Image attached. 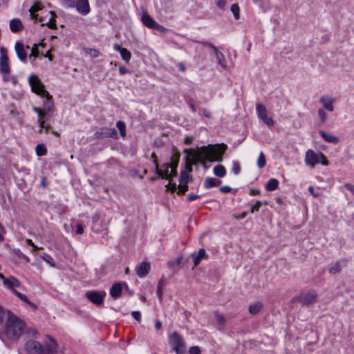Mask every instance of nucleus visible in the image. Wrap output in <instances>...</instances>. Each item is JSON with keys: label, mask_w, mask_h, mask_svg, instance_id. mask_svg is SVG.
<instances>
[{"label": "nucleus", "mask_w": 354, "mask_h": 354, "mask_svg": "<svg viewBox=\"0 0 354 354\" xmlns=\"http://www.w3.org/2000/svg\"><path fill=\"white\" fill-rule=\"evenodd\" d=\"M227 149V145L225 144L216 145H208L202 147L199 151L196 152L200 156L202 161H198L205 167V162H221L223 160V155Z\"/></svg>", "instance_id": "nucleus-1"}, {"label": "nucleus", "mask_w": 354, "mask_h": 354, "mask_svg": "<svg viewBox=\"0 0 354 354\" xmlns=\"http://www.w3.org/2000/svg\"><path fill=\"white\" fill-rule=\"evenodd\" d=\"M25 328V324L17 316L9 314L5 325L4 335L10 340H18Z\"/></svg>", "instance_id": "nucleus-2"}, {"label": "nucleus", "mask_w": 354, "mask_h": 354, "mask_svg": "<svg viewBox=\"0 0 354 354\" xmlns=\"http://www.w3.org/2000/svg\"><path fill=\"white\" fill-rule=\"evenodd\" d=\"M183 152L187 154L185 157V170L181 172L180 182L183 184H187L189 180V173L192 171V166L202 161L200 156L194 149H185Z\"/></svg>", "instance_id": "nucleus-3"}, {"label": "nucleus", "mask_w": 354, "mask_h": 354, "mask_svg": "<svg viewBox=\"0 0 354 354\" xmlns=\"http://www.w3.org/2000/svg\"><path fill=\"white\" fill-rule=\"evenodd\" d=\"M180 160V154H174L171 158V163H167L163 165V169H160L158 167V165L156 164V174L163 179H169V181L176 176L177 171L176 168Z\"/></svg>", "instance_id": "nucleus-4"}, {"label": "nucleus", "mask_w": 354, "mask_h": 354, "mask_svg": "<svg viewBox=\"0 0 354 354\" xmlns=\"http://www.w3.org/2000/svg\"><path fill=\"white\" fill-rule=\"evenodd\" d=\"M305 163L307 166L313 168L317 164L328 165V161L322 153H316L313 149H308L305 153Z\"/></svg>", "instance_id": "nucleus-5"}, {"label": "nucleus", "mask_w": 354, "mask_h": 354, "mask_svg": "<svg viewBox=\"0 0 354 354\" xmlns=\"http://www.w3.org/2000/svg\"><path fill=\"white\" fill-rule=\"evenodd\" d=\"M169 343L176 354H184L186 351L185 342L177 332H173L169 336Z\"/></svg>", "instance_id": "nucleus-6"}, {"label": "nucleus", "mask_w": 354, "mask_h": 354, "mask_svg": "<svg viewBox=\"0 0 354 354\" xmlns=\"http://www.w3.org/2000/svg\"><path fill=\"white\" fill-rule=\"evenodd\" d=\"M28 82L32 92L41 97H48L49 93L44 89V85L37 75H31L28 77Z\"/></svg>", "instance_id": "nucleus-7"}, {"label": "nucleus", "mask_w": 354, "mask_h": 354, "mask_svg": "<svg viewBox=\"0 0 354 354\" xmlns=\"http://www.w3.org/2000/svg\"><path fill=\"white\" fill-rule=\"evenodd\" d=\"M106 295L104 290H88L85 293L86 298L96 306H101L104 303Z\"/></svg>", "instance_id": "nucleus-8"}, {"label": "nucleus", "mask_w": 354, "mask_h": 354, "mask_svg": "<svg viewBox=\"0 0 354 354\" xmlns=\"http://www.w3.org/2000/svg\"><path fill=\"white\" fill-rule=\"evenodd\" d=\"M25 349L28 354H44L46 348L40 342L29 339L25 344Z\"/></svg>", "instance_id": "nucleus-9"}, {"label": "nucleus", "mask_w": 354, "mask_h": 354, "mask_svg": "<svg viewBox=\"0 0 354 354\" xmlns=\"http://www.w3.org/2000/svg\"><path fill=\"white\" fill-rule=\"evenodd\" d=\"M10 72L8 50L3 46L0 47V73H8Z\"/></svg>", "instance_id": "nucleus-10"}, {"label": "nucleus", "mask_w": 354, "mask_h": 354, "mask_svg": "<svg viewBox=\"0 0 354 354\" xmlns=\"http://www.w3.org/2000/svg\"><path fill=\"white\" fill-rule=\"evenodd\" d=\"M26 49H30L29 46H26L21 42L17 41L15 45V50L19 59L25 63L27 60V52Z\"/></svg>", "instance_id": "nucleus-11"}, {"label": "nucleus", "mask_w": 354, "mask_h": 354, "mask_svg": "<svg viewBox=\"0 0 354 354\" xmlns=\"http://www.w3.org/2000/svg\"><path fill=\"white\" fill-rule=\"evenodd\" d=\"M317 295L315 291L302 294L300 296L301 302L304 305H309L317 302Z\"/></svg>", "instance_id": "nucleus-12"}, {"label": "nucleus", "mask_w": 354, "mask_h": 354, "mask_svg": "<svg viewBox=\"0 0 354 354\" xmlns=\"http://www.w3.org/2000/svg\"><path fill=\"white\" fill-rule=\"evenodd\" d=\"M75 8L79 13L83 15H87L91 11L88 0H79Z\"/></svg>", "instance_id": "nucleus-13"}, {"label": "nucleus", "mask_w": 354, "mask_h": 354, "mask_svg": "<svg viewBox=\"0 0 354 354\" xmlns=\"http://www.w3.org/2000/svg\"><path fill=\"white\" fill-rule=\"evenodd\" d=\"M150 268L151 266L149 263L142 262L136 268V274L139 277L143 278L149 273Z\"/></svg>", "instance_id": "nucleus-14"}, {"label": "nucleus", "mask_w": 354, "mask_h": 354, "mask_svg": "<svg viewBox=\"0 0 354 354\" xmlns=\"http://www.w3.org/2000/svg\"><path fill=\"white\" fill-rule=\"evenodd\" d=\"M205 44L209 46V47H211L213 49V50L215 53L216 59L218 60V64H220L221 66V67L225 68L226 67V61H225L224 55L221 52L218 51L217 48L215 46H214L212 44L207 42V43H205Z\"/></svg>", "instance_id": "nucleus-15"}, {"label": "nucleus", "mask_w": 354, "mask_h": 354, "mask_svg": "<svg viewBox=\"0 0 354 354\" xmlns=\"http://www.w3.org/2000/svg\"><path fill=\"white\" fill-rule=\"evenodd\" d=\"M127 286L126 283H114L110 289V295L115 299L120 297L122 290V286Z\"/></svg>", "instance_id": "nucleus-16"}, {"label": "nucleus", "mask_w": 354, "mask_h": 354, "mask_svg": "<svg viewBox=\"0 0 354 354\" xmlns=\"http://www.w3.org/2000/svg\"><path fill=\"white\" fill-rule=\"evenodd\" d=\"M113 48L115 50L120 53L122 59L126 62H128L131 59V54L127 48L121 47L118 44H115Z\"/></svg>", "instance_id": "nucleus-17"}, {"label": "nucleus", "mask_w": 354, "mask_h": 354, "mask_svg": "<svg viewBox=\"0 0 354 354\" xmlns=\"http://www.w3.org/2000/svg\"><path fill=\"white\" fill-rule=\"evenodd\" d=\"M3 284L6 288L10 289L13 293L14 290H16L15 288H18L21 286L19 281L14 277H10L6 279H4V283Z\"/></svg>", "instance_id": "nucleus-18"}, {"label": "nucleus", "mask_w": 354, "mask_h": 354, "mask_svg": "<svg viewBox=\"0 0 354 354\" xmlns=\"http://www.w3.org/2000/svg\"><path fill=\"white\" fill-rule=\"evenodd\" d=\"M141 21L149 28H152L156 22L145 10L142 12Z\"/></svg>", "instance_id": "nucleus-19"}, {"label": "nucleus", "mask_w": 354, "mask_h": 354, "mask_svg": "<svg viewBox=\"0 0 354 354\" xmlns=\"http://www.w3.org/2000/svg\"><path fill=\"white\" fill-rule=\"evenodd\" d=\"M334 102L335 99L331 97H325L322 96L319 99V102L322 104L323 107L329 111H334Z\"/></svg>", "instance_id": "nucleus-20"}, {"label": "nucleus", "mask_w": 354, "mask_h": 354, "mask_svg": "<svg viewBox=\"0 0 354 354\" xmlns=\"http://www.w3.org/2000/svg\"><path fill=\"white\" fill-rule=\"evenodd\" d=\"M319 134L322 137V138L327 142L332 144H337L339 142V138L330 133L326 132L324 130H320L319 131Z\"/></svg>", "instance_id": "nucleus-21"}, {"label": "nucleus", "mask_w": 354, "mask_h": 354, "mask_svg": "<svg viewBox=\"0 0 354 354\" xmlns=\"http://www.w3.org/2000/svg\"><path fill=\"white\" fill-rule=\"evenodd\" d=\"M43 8L42 4L39 1H35L33 5L30 8L29 12L31 19L37 20V15L35 14L38 10H41Z\"/></svg>", "instance_id": "nucleus-22"}, {"label": "nucleus", "mask_w": 354, "mask_h": 354, "mask_svg": "<svg viewBox=\"0 0 354 354\" xmlns=\"http://www.w3.org/2000/svg\"><path fill=\"white\" fill-rule=\"evenodd\" d=\"M10 28L12 32H17L22 30L24 26L20 19H13L10 21Z\"/></svg>", "instance_id": "nucleus-23"}, {"label": "nucleus", "mask_w": 354, "mask_h": 354, "mask_svg": "<svg viewBox=\"0 0 354 354\" xmlns=\"http://www.w3.org/2000/svg\"><path fill=\"white\" fill-rule=\"evenodd\" d=\"M49 339L50 342L44 346L46 348V353L53 354L57 352L58 344L52 337H49Z\"/></svg>", "instance_id": "nucleus-24"}, {"label": "nucleus", "mask_w": 354, "mask_h": 354, "mask_svg": "<svg viewBox=\"0 0 354 354\" xmlns=\"http://www.w3.org/2000/svg\"><path fill=\"white\" fill-rule=\"evenodd\" d=\"M14 294L18 297L19 299H20L21 301H24L27 305H28L33 310H36L37 308V306L31 302L27 297V296L23 293L19 292L17 290H14Z\"/></svg>", "instance_id": "nucleus-25"}, {"label": "nucleus", "mask_w": 354, "mask_h": 354, "mask_svg": "<svg viewBox=\"0 0 354 354\" xmlns=\"http://www.w3.org/2000/svg\"><path fill=\"white\" fill-rule=\"evenodd\" d=\"M192 257L194 260V266H196L200 263L202 259L207 257V254L205 250L201 248L199 250L197 254H193Z\"/></svg>", "instance_id": "nucleus-26"}, {"label": "nucleus", "mask_w": 354, "mask_h": 354, "mask_svg": "<svg viewBox=\"0 0 354 354\" xmlns=\"http://www.w3.org/2000/svg\"><path fill=\"white\" fill-rule=\"evenodd\" d=\"M221 181L217 178H206L204 181V187L206 189H210L213 187L218 186L221 184Z\"/></svg>", "instance_id": "nucleus-27"}, {"label": "nucleus", "mask_w": 354, "mask_h": 354, "mask_svg": "<svg viewBox=\"0 0 354 354\" xmlns=\"http://www.w3.org/2000/svg\"><path fill=\"white\" fill-rule=\"evenodd\" d=\"M279 181L276 178L270 179L266 185V189L269 192L274 191L278 188Z\"/></svg>", "instance_id": "nucleus-28"}, {"label": "nucleus", "mask_w": 354, "mask_h": 354, "mask_svg": "<svg viewBox=\"0 0 354 354\" xmlns=\"http://www.w3.org/2000/svg\"><path fill=\"white\" fill-rule=\"evenodd\" d=\"M214 174L220 178H223L226 174V169L223 165H218L214 167Z\"/></svg>", "instance_id": "nucleus-29"}, {"label": "nucleus", "mask_w": 354, "mask_h": 354, "mask_svg": "<svg viewBox=\"0 0 354 354\" xmlns=\"http://www.w3.org/2000/svg\"><path fill=\"white\" fill-rule=\"evenodd\" d=\"M263 304L261 302H255L249 306L248 311L250 314L255 315L261 310Z\"/></svg>", "instance_id": "nucleus-30"}, {"label": "nucleus", "mask_w": 354, "mask_h": 354, "mask_svg": "<svg viewBox=\"0 0 354 354\" xmlns=\"http://www.w3.org/2000/svg\"><path fill=\"white\" fill-rule=\"evenodd\" d=\"M344 266V263L343 261H339L332 265L329 269V273L332 274H335L339 272L341 269Z\"/></svg>", "instance_id": "nucleus-31"}, {"label": "nucleus", "mask_w": 354, "mask_h": 354, "mask_svg": "<svg viewBox=\"0 0 354 354\" xmlns=\"http://www.w3.org/2000/svg\"><path fill=\"white\" fill-rule=\"evenodd\" d=\"M1 75L3 80L5 82H11L14 85H15L17 83V79L15 77L12 76L10 75V72H8V73H1Z\"/></svg>", "instance_id": "nucleus-32"}, {"label": "nucleus", "mask_w": 354, "mask_h": 354, "mask_svg": "<svg viewBox=\"0 0 354 354\" xmlns=\"http://www.w3.org/2000/svg\"><path fill=\"white\" fill-rule=\"evenodd\" d=\"M256 110H257V115L259 119L261 118H262L263 115H266L267 114L266 108L263 104H257Z\"/></svg>", "instance_id": "nucleus-33"}, {"label": "nucleus", "mask_w": 354, "mask_h": 354, "mask_svg": "<svg viewBox=\"0 0 354 354\" xmlns=\"http://www.w3.org/2000/svg\"><path fill=\"white\" fill-rule=\"evenodd\" d=\"M46 100L44 102V107L48 111H52L53 109V103L51 100L52 96L49 94L48 97H45Z\"/></svg>", "instance_id": "nucleus-34"}, {"label": "nucleus", "mask_w": 354, "mask_h": 354, "mask_svg": "<svg viewBox=\"0 0 354 354\" xmlns=\"http://www.w3.org/2000/svg\"><path fill=\"white\" fill-rule=\"evenodd\" d=\"M164 286V280L163 279H160L158 282L157 286V295L158 297L159 301H162V286Z\"/></svg>", "instance_id": "nucleus-35"}, {"label": "nucleus", "mask_w": 354, "mask_h": 354, "mask_svg": "<svg viewBox=\"0 0 354 354\" xmlns=\"http://www.w3.org/2000/svg\"><path fill=\"white\" fill-rule=\"evenodd\" d=\"M79 0H63L62 5L66 8H75Z\"/></svg>", "instance_id": "nucleus-36"}, {"label": "nucleus", "mask_w": 354, "mask_h": 354, "mask_svg": "<svg viewBox=\"0 0 354 354\" xmlns=\"http://www.w3.org/2000/svg\"><path fill=\"white\" fill-rule=\"evenodd\" d=\"M84 52L87 55L91 56V57H97L99 56V51L95 48H86L84 49Z\"/></svg>", "instance_id": "nucleus-37"}, {"label": "nucleus", "mask_w": 354, "mask_h": 354, "mask_svg": "<svg viewBox=\"0 0 354 354\" xmlns=\"http://www.w3.org/2000/svg\"><path fill=\"white\" fill-rule=\"evenodd\" d=\"M266 165V156L264 153L261 151L260 152L258 160H257V166L259 169L264 167Z\"/></svg>", "instance_id": "nucleus-38"}, {"label": "nucleus", "mask_w": 354, "mask_h": 354, "mask_svg": "<svg viewBox=\"0 0 354 354\" xmlns=\"http://www.w3.org/2000/svg\"><path fill=\"white\" fill-rule=\"evenodd\" d=\"M50 13L51 15V17L49 19V21L46 24V25L50 28L56 29L57 26L54 20V17L56 16V15L53 11H50Z\"/></svg>", "instance_id": "nucleus-39"}, {"label": "nucleus", "mask_w": 354, "mask_h": 354, "mask_svg": "<svg viewBox=\"0 0 354 354\" xmlns=\"http://www.w3.org/2000/svg\"><path fill=\"white\" fill-rule=\"evenodd\" d=\"M116 127L120 131V133L122 137L126 136V125L124 122L118 121L116 123Z\"/></svg>", "instance_id": "nucleus-40"}, {"label": "nucleus", "mask_w": 354, "mask_h": 354, "mask_svg": "<svg viewBox=\"0 0 354 354\" xmlns=\"http://www.w3.org/2000/svg\"><path fill=\"white\" fill-rule=\"evenodd\" d=\"M36 153L39 156H44L46 153V147L41 144H38L35 147Z\"/></svg>", "instance_id": "nucleus-41"}, {"label": "nucleus", "mask_w": 354, "mask_h": 354, "mask_svg": "<svg viewBox=\"0 0 354 354\" xmlns=\"http://www.w3.org/2000/svg\"><path fill=\"white\" fill-rule=\"evenodd\" d=\"M39 55V50L37 49V47L36 45H35L31 49H30V54L29 55V59L31 60L32 62H33L35 60V58Z\"/></svg>", "instance_id": "nucleus-42"}, {"label": "nucleus", "mask_w": 354, "mask_h": 354, "mask_svg": "<svg viewBox=\"0 0 354 354\" xmlns=\"http://www.w3.org/2000/svg\"><path fill=\"white\" fill-rule=\"evenodd\" d=\"M231 11L234 15V17L236 19H239L240 17L239 15V7L238 4L234 3L231 6Z\"/></svg>", "instance_id": "nucleus-43"}, {"label": "nucleus", "mask_w": 354, "mask_h": 354, "mask_svg": "<svg viewBox=\"0 0 354 354\" xmlns=\"http://www.w3.org/2000/svg\"><path fill=\"white\" fill-rule=\"evenodd\" d=\"M266 124H267L268 127H273L274 126V120L271 118L268 117L267 114L266 115H263L262 118H260Z\"/></svg>", "instance_id": "nucleus-44"}, {"label": "nucleus", "mask_w": 354, "mask_h": 354, "mask_svg": "<svg viewBox=\"0 0 354 354\" xmlns=\"http://www.w3.org/2000/svg\"><path fill=\"white\" fill-rule=\"evenodd\" d=\"M215 318L218 324L223 326L225 324V318L223 315L218 313L217 312L214 313Z\"/></svg>", "instance_id": "nucleus-45"}, {"label": "nucleus", "mask_w": 354, "mask_h": 354, "mask_svg": "<svg viewBox=\"0 0 354 354\" xmlns=\"http://www.w3.org/2000/svg\"><path fill=\"white\" fill-rule=\"evenodd\" d=\"M181 262V259L179 258L175 259L174 260H171L168 261L167 265L169 268H174L176 266H178Z\"/></svg>", "instance_id": "nucleus-46"}, {"label": "nucleus", "mask_w": 354, "mask_h": 354, "mask_svg": "<svg viewBox=\"0 0 354 354\" xmlns=\"http://www.w3.org/2000/svg\"><path fill=\"white\" fill-rule=\"evenodd\" d=\"M41 258H42V259L44 261H45L46 262L48 263L52 266H55V264L53 263V257L50 255H49L48 254L44 253L41 256Z\"/></svg>", "instance_id": "nucleus-47"}, {"label": "nucleus", "mask_w": 354, "mask_h": 354, "mask_svg": "<svg viewBox=\"0 0 354 354\" xmlns=\"http://www.w3.org/2000/svg\"><path fill=\"white\" fill-rule=\"evenodd\" d=\"M241 170L239 163L237 161H233L232 163V172L237 175L239 174Z\"/></svg>", "instance_id": "nucleus-48"}, {"label": "nucleus", "mask_w": 354, "mask_h": 354, "mask_svg": "<svg viewBox=\"0 0 354 354\" xmlns=\"http://www.w3.org/2000/svg\"><path fill=\"white\" fill-rule=\"evenodd\" d=\"M7 313L10 314L9 311H6L3 306L0 305V324L3 322Z\"/></svg>", "instance_id": "nucleus-49"}, {"label": "nucleus", "mask_w": 354, "mask_h": 354, "mask_svg": "<svg viewBox=\"0 0 354 354\" xmlns=\"http://www.w3.org/2000/svg\"><path fill=\"white\" fill-rule=\"evenodd\" d=\"M317 113H318V115H319L322 122H324L327 118V115H326V113H325V111L323 109H319L317 111Z\"/></svg>", "instance_id": "nucleus-50"}, {"label": "nucleus", "mask_w": 354, "mask_h": 354, "mask_svg": "<svg viewBox=\"0 0 354 354\" xmlns=\"http://www.w3.org/2000/svg\"><path fill=\"white\" fill-rule=\"evenodd\" d=\"M106 136L116 139L118 138V133L115 129H111L106 133Z\"/></svg>", "instance_id": "nucleus-51"}, {"label": "nucleus", "mask_w": 354, "mask_h": 354, "mask_svg": "<svg viewBox=\"0 0 354 354\" xmlns=\"http://www.w3.org/2000/svg\"><path fill=\"white\" fill-rule=\"evenodd\" d=\"M178 189L179 193H180L182 194H184L188 189L187 184H183V183H180V184L178 187Z\"/></svg>", "instance_id": "nucleus-52"}, {"label": "nucleus", "mask_w": 354, "mask_h": 354, "mask_svg": "<svg viewBox=\"0 0 354 354\" xmlns=\"http://www.w3.org/2000/svg\"><path fill=\"white\" fill-rule=\"evenodd\" d=\"M151 29L156 30L157 31L160 32H164L166 30V28L162 26V25L158 24L157 22L155 23L154 26Z\"/></svg>", "instance_id": "nucleus-53"}, {"label": "nucleus", "mask_w": 354, "mask_h": 354, "mask_svg": "<svg viewBox=\"0 0 354 354\" xmlns=\"http://www.w3.org/2000/svg\"><path fill=\"white\" fill-rule=\"evenodd\" d=\"M262 205V203L260 201H257L251 208V212L254 213L255 211H259Z\"/></svg>", "instance_id": "nucleus-54"}, {"label": "nucleus", "mask_w": 354, "mask_h": 354, "mask_svg": "<svg viewBox=\"0 0 354 354\" xmlns=\"http://www.w3.org/2000/svg\"><path fill=\"white\" fill-rule=\"evenodd\" d=\"M189 354H201V351L198 346H192L189 351Z\"/></svg>", "instance_id": "nucleus-55"}, {"label": "nucleus", "mask_w": 354, "mask_h": 354, "mask_svg": "<svg viewBox=\"0 0 354 354\" xmlns=\"http://www.w3.org/2000/svg\"><path fill=\"white\" fill-rule=\"evenodd\" d=\"M33 111L37 113L39 118H42L44 116V111H43L40 108L33 107Z\"/></svg>", "instance_id": "nucleus-56"}, {"label": "nucleus", "mask_w": 354, "mask_h": 354, "mask_svg": "<svg viewBox=\"0 0 354 354\" xmlns=\"http://www.w3.org/2000/svg\"><path fill=\"white\" fill-rule=\"evenodd\" d=\"M227 5L226 0H217L216 1V6L221 8L224 9Z\"/></svg>", "instance_id": "nucleus-57"}, {"label": "nucleus", "mask_w": 354, "mask_h": 354, "mask_svg": "<svg viewBox=\"0 0 354 354\" xmlns=\"http://www.w3.org/2000/svg\"><path fill=\"white\" fill-rule=\"evenodd\" d=\"M17 256L20 259H22L24 261H26L27 263H29L30 261V258L27 255H26L24 253H22L21 252H19V253H17Z\"/></svg>", "instance_id": "nucleus-58"}, {"label": "nucleus", "mask_w": 354, "mask_h": 354, "mask_svg": "<svg viewBox=\"0 0 354 354\" xmlns=\"http://www.w3.org/2000/svg\"><path fill=\"white\" fill-rule=\"evenodd\" d=\"M132 317L136 319L137 321L140 322L141 319V315L139 311H133L131 313Z\"/></svg>", "instance_id": "nucleus-59"}, {"label": "nucleus", "mask_w": 354, "mask_h": 354, "mask_svg": "<svg viewBox=\"0 0 354 354\" xmlns=\"http://www.w3.org/2000/svg\"><path fill=\"white\" fill-rule=\"evenodd\" d=\"M5 234V229L0 223V243L4 239L3 234Z\"/></svg>", "instance_id": "nucleus-60"}, {"label": "nucleus", "mask_w": 354, "mask_h": 354, "mask_svg": "<svg viewBox=\"0 0 354 354\" xmlns=\"http://www.w3.org/2000/svg\"><path fill=\"white\" fill-rule=\"evenodd\" d=\"M201 197L200 195L198 194H191L187 197V200L189 201H194Z\"/></svg>", "instance_id": "nucleus-61"}, {"label": "nucleus", "mask_w": 354, "mask_h": 354, "mask_svg": "<svg viewBox=\"0 0 354 354\" xmlns=\"http://www.w3.org/2000/svg\"><path fill=\"white\" fill-rule=\"evenodd\" d=\"M344 187L354 195V185H351L349 183H346L344 185Z\"/></svg>", "instance_id": "nucleus-62"}, {"label": "nucleus", "mask_w": 354, "mask_h": 354, "mask_svg": "<svg viewBox=\"0 0 354 354\" xmlns=\"http://www.w3.org/2000/svg\"><path fill=\"white\" fill-rule=\"evenodd\" d=\"M231 189V187L229 186H223L220 188V191L223 193H229Z\"/></svg>", "instance_id": "nucleus-63"}, {"label": "nucleus", "mask_w": 354, "mask_h": 354, "mask_svg": "<svg viewBox=\"0 0 354 354\" xmlns=\"http://www.w3.org/2000/svg\"><path fill=\"white\" fill-rule=\"evenodd\" d=\"M119 72L121 75H124V74H126V73H129V71L124 66H120L119 67Z\"/></svg>", "instance_id": "nucleus-64"}]
</instances>
